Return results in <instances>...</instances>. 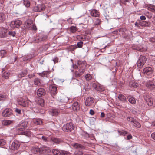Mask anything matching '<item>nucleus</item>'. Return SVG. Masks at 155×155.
Masks as SVG:
<instances>
[{"mask_svg":"<svg viewBox=\"0 0 155 155\" xmlns=\"http://www.w3.org/2000/svg\"><path fill=\"white\" fill-rule=\"evenodd\" d=\"M147 60V58L144 56L140 55L137 62V66L139 68H141L145 64Z\"/></svg>","mask_w":155,"mask_h":155,"instance_id":"1","label":"nucleus"},{"mask_svg":"<svg viewBox=\"0 0 155 155\" xmlns=\"http://www.w3.org/2000/svg\"><path fill=\"white\" fill-rule=\"evenodd\" d=\"M18 103L20 105L26 107H28L31 104V102L27 99H21L18 101Z\"/></svg>","mask_w":155,"mask_h":155,"instance_id":"2","label":"nucleus"},{"mask_svg":"<svg viewBox=\"0 0 155 155\" xmlns=\"http://www.w3.org/2000/svg\"><path fill=\"white\" fill-rule=\"evenodd\" d=\"M62 129L64 131L69 132L73 129L74 126L72 123H67L63 126Z\"/></svg>","mask_w":155,"mask_h":155,"instance_id":"3","label":"nucleus"},{"mask_svg":"<svg viewBox=\"0 0 155 155\" xmlns=\"http://www.w3.org/2000/svg\"><path fill=\"white\" fill-rule=\"evenodd\" d=\"M146 85L149 88L152 89L155 87V81L153 79L149 80L146 82Z\"/></svg>","mask_w":155,"mask_h":155,"instance_id":"4","label":"nucleus"},{"mask_svg":"<svg viewBox=\"0 0 155 155\" xmlns=\"http://www.w3.org/2000/svg\"><path fill=\"white\" fill-rule=\"evenodd\" d=\"M22 24V22L18 20H16L11 22L10 26L12 28L18 27Z\"/></svg>","mask_w":155,"mask_h":155,"instance_id":"5","label":"nucleus"},{"mask_svg":"<svg viewBox=\"0 0 155 155\" xmlns=\"http://www.w3.org/2000/svg\"><path fill=\"white\" fill-rule=\"evenodd\" d=\"M45 8V7L44 5L41 4L35 6L33 10L36 12H40L44 11Z\"/></svg>","mask_w":155,"mask_h":155,"instance_id":"6","label":"nucleus"},{"mask_svg":"<svg viewBox=\"0 0 155 155\" xmlns=\"http://www.w3.org/2000/svg\"><path fill=\"white\" fill-rule=\"evenodd\" d=\"M20 143L17 140H14L12 143L10 148L13 150H15L18 149L19 147Z\"/></svg>","mask_w":155,"mask_h":155,"instance_id":"7","label":"nucleus"},{"mask_svg":"<svg viewBox=\"0 0 155 155\" xmlns=\"http://www.w3.org/2000/svg\"><path fill=\"white\" fill-rule=\"evenodd\" d=\"M12 114V111L11 109L9 108H6L2 112V115L5 117H9Z\"/></svg>","mask_w":155,"mask_h":155,"instance_id":"8","label":"nucleus"},{"mask_svg":"<svg viewBox=\"0 0 155 155\" xmlns=\"http://www.w3.org/2000/svg\"><path fill=\"white\" fill-rule=\"evenodd\" d=\"M50 141L54 144H58L63 142L62 140L54 137H52L50 138Z\"/></svg>","mask_w":155,"mask_h":155,"instance_id":"9","label":"nucleus"},{"mask_svg":"<svg viewBox=\"0 0 155 155\" xmlns=\"http://www.w3.org/2000/svg\"><path fill=\"white\" fill-rule=\"evenodd\" d=\"M94 102V99L92 97H89L86 99L85 101V105L87 106H91Z\"/></svg>","mask_w":155,"mask_h":155,"instance_id":"10","label":"nucleus"},{"mask_svg":"<svg viewBox=\"0 0 155 155\" xmlns=\"http://www.w3.org/2000/svg\"><path fill=\"white\" fill-rule=\"evenodd\" d=\"M57 100L58 101L63 103H65L68 101V98L63 94L58 96Z\"/></svg>","mask_w":155,"mask_h":155,"instance_id":"11","label":"nucleus"},{"mask_svg":"<svg viewBox=\"0 0 155 155\" xmlns=\"http://www.w3.org/2000/svg\"><path fill=\"white\" fill-rule=\"evenodd\" d=\"M8 30L4 28H0V37L4 38L6 37Z\"/></svg>","mask_w":155,"mask_h":155,"instance_id":"12","label":"nucleus"},{"mask_svg":"<svg viewBox=\"0 0 155 155\" xmlns=\"http://www.w3.org/2000/svg\"><path fill=\"white\" fill-rule=\"evenodd\" d=\"M41 153H48L51 151L49 148L45 146L41 147Z\"/></svg>","mask_w":155,"mask_h":155,"instance_id":"13","label":"nucleus"},{"mask_svg":"<svg viewBox=\"0 0 155 155\" xmlns=\"http://www.w3.org/2000/svg\"><path fill=\"white\" fill-rule=\"evenodd\" d=\"M28 125V123L27 122H23L20 124L18 128V130L20 131H22L25 129Z\"/></svg>","mask_w":155,"mask_h":155,"instance_id":"14","label":"nucleus"},{"mask_svg":"<svg viewBox=\"0 0 155 155\" xmlns=\"http://www.w3.org/2000/svg\"><path fill=\"white\" fill-rule=\"evenodd\" d=\"M144 74L147 75H149L152 73V69L150 67H147L143 70Z\"/></svg>","mask_w":155,"mask_h":155,"instance_id":"15","label":"nucleus"},{"mask_svg":"<svg viewBox=\"0 0 155 155\" xmlns=\"http://www.w3.org/2000/svg\"><path fill=\"white\" fill-rule=\"evenodd\" d=\"M144 99L149 106H151L153 104V100L148 95L144 96Z\"/></svg>","mask_w":155,"mask_h":155,"instance_id":"16","label":"nucleus"},{"mask_svg":"<svg viewBox=\"0 0 155 155\" xmlns=\"http://www.w3.org/2000/svg\"><path fill=\"white\" fill-rule=\"evenodd\" d=\"M49 89L51 94L55 95L57 93V87L54 85H50L49 86Z\"/></svg>","mask_w":155,"mask_h":155,"instance_id":"17","label":"nucleus"},{"mask_svg":"<svg viewBox=\"0 0 155 155\" xmlns=\"http://www.w3.org/2000/svg\"><path fill=\"white\" fill-rule=\"evenodd\" d=\"M37 94L39 97L43 96L45 94V91L43 88H40L37 91Z\"/></svg>","mask_w":155,"mask_h":155,"instance_id":"18","label":"nucleus"},{"mask_svg":"<svg viewBox=\"0 0 155 155\" xmlns=\"http://www.w3.org/2000/svg\"><path fill=\"white\" fill-rule=\"evenodd\" d=\"M33 24L31 21L29 20L27 21L24 24V27L28 29H31Z\"/></svg>","mask_w":155,"mask_h":155,"instance_id":"19","label":"nucleus"},{"mask_svg":"<svg viewBox=\"0 0 155 155\" xmlns=\"http://www.w3.org/2000/svg\"><path fill=\"white\" fill-rule=\"evenodd\" d=\"M85 71L84 68L80 69L78 71H76L75 73L76 77H78L81 76Z\"/></svg>","mask_w":155,"mask_h":155,"instance_id":"20","label":"nucleus"},{"mask_svg":"<svg viewBox=\"0 0 155 155\" xmlns=\"http://www.w3.org/2000/svg\"><path fill=\"white\" fill-rule=\"evenodd\" d=\"M91 15L95 17H99L100 15L99 12L97 10L93 9L91 12Z\"/></svg>","mask_w":155,"mask_h":155,"instance_id":"21","label":"nucleus"},{"mask_svg":"<svg viewBox=\"0 0 155 155\" xmlns=\"http://www.w3.org/2000/svg\"><path fill=\"white\" fill-rule=\"evenodd\" d=\"M118 99L123 102H127V100L126 97L122 94H120L118 96Z\"/></svg>","mask_w":155,"mask_h":155,"instance_id":"22","label":"nucleus"},{"mask_svg":"<svg viewBox=\"0 0 155 155\" xmlns=\"http://www.w3.org/2000/svg\"><path fill=\"white\" fill-rule=\"evenodd\" d=\"M47 38V37L45 35L41 36L39 38H37L35 40L36 43H38L40 41H43Z\"/></svg>","mask_w":155,"mask_h":155,"instance_id":"23","label":"nucleus"},{"mask_svg":"<svg viewBox=\"0 0 155 155\" xmlns=\"http://www.w3.org/2000/svg\"><path fill=\"white\" fill-rule=\"evenodd\" d=\"M32 121L36 125H41L43 123L42 121L40 119L35 118L32 120Z\"/></svg>","mask_w":155,"mask_h":155,"instance_id":"24","label":"nucleus"},{"mask_svg":"<svg viewBox=\"0 0 155 155\" xmlns=\"http://www.w3.org/2000/svg\"><path fill=\"white\" fill-rule=\"evenodd\" d=\"M72 109L74 111H77L79 110V105L78 102H76L73 104L72 105Z\"/></svg>","mask_w":155,"mask_h":155,"instance_id":"25","label":"nucleus"},{"mask_svg":"<svg viewBox=\"0 0 155 155\" xmlns=\"http://www.w3.org/2000/svg\"><path fill=\"white\" fill-rule=\"evenodd\" d=\"M13 121L9 120H5L2 121V124L3 125H8L13 123Z\"/></svg>","mask_w":155,"mask_h":155,"instance_id":"26","label":"nucleus"},{"mask_svg":"<svg viewBox=\"0 0 155 155\" xmlns=\"http://www.w3.org/2000/svg\"><path fill=\"white\" fill-rule=\"evenodd\" d=\"M32 151L35 154H41V147L40 148L36 147H34L32 148Z\"/></svg>","mask_w":155,"mask_h":155,"instance_id":"27","label":"nucleus"},{"mask_svg":"<svg viewBox=\"0 0 155 155\" xmlns=\"http://www.w3.org/2000/svg\"><path fill=\"white\" fill-rule=\"evenodd\" d=\"M128 101L129 102L132 104H135L136 103V101L134 98L132 96L130 95L128 96Z\"/></svg>","mask_w":155,"mask_h":155,"instance_id":"28","label":"nucleus"},{"mask_svg":"<svg viewBox=\"0 0 155 155\" xmlns=\"http://www.w3.org/2000/svg\"><path fill=\"white\" fill-rule=\"evenodd\" d=\"M62 150H59L58 149H54L52 150V152L54 155H62Z\"/></svg>","mask_w":155,"mask_h":155,"instance_id":"29","label":"nucleus"},{"mask_svg":"<svg viewBox=\"0 0 155 155\" xmlns=\"http://www.w3.org/2000/svg\"><path fill=\"white\" fill-rule=\"evenodd\" d=\"M147 7L148 10L151 11L153 12L155 11V6L152 5H148Z\"/></svg>","mask_w":155,"mask_h":155,"instance_id":"30","label":"nucleus"},{"mask_svg":"<svg viewBox=\"0 0 155 155\" xmlns=\"http://www.w3.org/2000/svg\"><path fill=\"white\" fill-rule=\"evenodd\" d=\"M73 147L74 148L79 150L84 148V147L83 146L78 143L74 144Z\"/></svg>","mask_w":155,"mask_h":155,"instance_id":"31","label":"nucleus"},{"mask_svg":"<svg viewBox=\"0 0 155 155\" xmlns=\"http://www.w3.org/2000/svg\"><path fill=\"white\" fill-rule=\"evenodd\" d=\"M139 24L140 25L142 26H149L150 25V23L149 22H148L147 21H143L142 22L140 21L139 22Z\"/></svg>","mask_w":155,"mask_h":155,"instance_id":"32","label":"nucleus"},{"mask_svg":"<svg viewBox=\"0 0 155 155\" xmlns=\"http://www.w3.org/2000/svg\"><path fill=\"white\" fill-rule=\"evenodd\" d=\"M9 72L7 71L3 73L2 74V76L3 78L7 79L9 78Z\"/></svg>","mask_w":155,"mask_h":155,"instance_id":"33","label":"nucleus"},{"mask_svg":"<svg viewBox=\"0 0 155 155\" xmlns=\"http://www.w3.org/2000/svg\"><path fill=\"white\" fill-rule=\"evenodd\" d=\"M6 19V16L5 14L3 13H0V22L4 21Z\"/></svg>","mask_w":155,"mask_h":155,"instance_id":"34","label":"nucleus"},{"mask_svg":"<svg viewBox=\"0 0 155 155\" xmlns=\"http://www.w3.org/2000/svg\"><path fill=\"white\" fill-rule=\"evenodd\" d=\"M38 104L41 106H44V101L43 99L41 98H39L37 102Z\"/></svg>","mask_w":155,"mask_h":155,"instance_id":"35","label":"nucleus"},{"mask_svg":"<svg viewBox=\"0 0 155 155\" xmlns=\"http://www.w3.org/2000/svg\"><path fill=\"white\" fill-rule=\"evenodd\" d=\"M50 73L49 71H44L41 73H39V75L41 77H47L48 74Z\"/></svg>","mask_w":155,"mask_h":155,"instance_id":"36","label":"nucleus"},{"mask_svg":"<svg viewBox=\"0 0 155 155\" xmlns=\"http://www.w3.org/2000/svg\"><path fill=\"white\" fill-rule=\"evenodd\" d=\"M23 133L24 135L28 137H30L32 134V133L28 130L25 131Z\"/></svg>","mask_w":155,"mask_h":155,"instance_id":"37","label":"nucleus"},{"mask_svg":"<svg viewBox=\"0 0 155 155\" xmlns=\"http://www.w3.org/2000/svg\"><path fill=\"white\" fill-rule=\"evenodd\" d=\"M133 126L138 128L140 127L141 126L140 124L135 120L133 121Z\"/></svg>","mask_w":155,"mask_h":155,"instance_id":"38","label":"nucleus"},{"mask_svg":"<svg viewBox=\"0 0 155 155\" xmlns=\"http://www.w3.org/2000/svg\"><path fill=\"white\" fill-rule=\"evenodd\" d=\"M130 84L132 87L135 88H136L138 86V84L135 83L134 81H131L130 82Z\"/></svg>","mask_w":155,"mask_h":155,"instance_id":"39","label":"nucleus"},{"mask_svg":"<svg viewBox=\"0 0 155 155\" xmlns=\"http://www.w3.org/2000/svg\"><path fill=\"white\" fill-rule=\"evenodd\" d=\"M7 54V51L5 50H1L0 51V56L2 58L5 56Z\"/></svg>","mask_w":155,"mask_h":155,"instance_id":"40","label":"nucleus"},{"mask_svg":"<svg viewBox=\"0 0 155 155\" xmlns=\"http://www.w3.org/2000/svg\"><path fill=\"white\" fill-rule=\"evenodd\" d=\"M77 38L79 40L84 41L86 39V37L84 35H80L77 36Z\"/></svg>","mask_w":155,"mask_h":155,"instance_id":"41","label":"nucleus"},{"mask_svg":"<svg viewBox=\"0 0 155 155\" xmlns=\"http://www.w3.org/2000/svg\"><path fill=\"white\" fill-rule=\"evenodd\" d=\"M23 3L27 7H29L30 6V2L28 0H23Z\"/></svg>","mask_w":155,"mask_h":155,"instance_id":"42","label":"nucleus"},{"mask_svg":"<svg viewBox=\"0 0 155 155\" xmlns=\"http://www.w3.org/2000/svg\"><path fill=\"white\" fill-rule=\"evenodd\" d=\"M27 72L26 71H24L23 72H22L21 73L19 74L18 75V77L19 78H21L25 76L27 74Z\"/></svg>","mask_w":155,"mask_h":155,"instance_id":"43","label":"nucleus"},{"mask_svg":"<svg viewBox=\"0 0 155 155\" xmlns=\"http://www.w3.org/2000/svg\"><path fill=\"white\" fill-rule=\"evenodd\" d=\"M92 86L96 90L99 91H102L104 90V89H100L98 88L97 86V84L95 83H93L92 84Z\"/></svg>","mask_w":155,"mask_h":155,"instance_id":"44","label":"nucleus"},{"mask_svg":"<svg viewBox=\"0 0 155 155\" xmlns=\"http://www.w3.org/2000/svg\"><path fill=\"white\" fill-rule=\"evenodd\" d=\"M34 83L35 85L38 86L41 83L39 79L35 78L34 80Z\"/></svg>","mask_w":155,"mask_h":155,"instance_id":"45","label":"nucleus"},{"mask_svg":"<svg viewBox=\"0 0 155 155\" xmlns=\"http://www.w3.org/2000/svg\"><path fill=\"white\" fill-rule=\"evenodd\" d=\"M60 111L58 110L57 109H53L52 110V115H57Z\"/></svg>","mask_w":155,"mask_h":155,"instance_id":"46","label":"nucleus"},{"mask_svg":"<svg viewBox=\"0 0 155 155\" xmlns=\"http://www.w3.org/2000/svg\"><path fill=\"white\" fill-rule=\"evenodd\" d=\"M85 78L87 81L91 80L92 78L91 75L89 74H87L85 76Z\"/></svg>","mask_w":155,"mask_h":155,"instance_id":"47","label":"nucleus"},{"mask_svg":"<svg viewBox=\"0 0 155 155\" xmlns=\"http://www.w3.org/2000/svg\"><path fill=\"white\" fill-rule=\"evenodd\" d=\"M77 31V28L75 27H71L70 28V31L72 33H74Z\"/></svg>","mask_w":155,"mask_h":155,"instance_id":"48","label":"nucleus"},{"mask_svg":"<svg viewBox=\"0 0 155 155\" xmlns=\"http://www.w3.org/2000/svg\"><path fill=\"white\" fill-rule=\"evenodd\" d=\"M118 132L119 134L120 135H124L126 134L127 133V132L124 130H122L121 131H118Z\"/></svg>","mask_w":155,"mask_h":155,"instance_id":"49","label":"nucleus"},{"mask_svg":"<svg viewBox=\"0 0 155 155\" xmlns=\"http://www.w3.org/2000/svg\"><path fill=\"white\" fill-rule=\"evenodd\" d=\"M61 154L62 155H70L71 153L67 151H62Z\"/></svg>","mask_w":155,"mask_h":155,"instance_id":"50","label":"nucleus"},{"mask_svg":"<svg viewBox=\"0 0 155 155\" xmlns=\"http://www.w3.org/2000/svg\"><path fill=\"white\" fill-rule=\"evenodd\" d=\"M39 138H42V139L45 142L48 141L47 138V137L44 136H42L41 135V137Z\"/></svg>","mask_w":155,"mask_h":155,"instance_id":"51","label":"nucleus"},{"mask_svg":"<svg viewBox=\"0 0 155 155\" xmlns=\"http://www.w3.org/2000/svg\"><path fill=\"white\" fill-rule=\"evenodd\" d=\"M75 155H83V153L81 151H76L74 153Z\"/></svg>","mask_w":155,"mask_h":155,"instance_id":"52","label":"nucleus"},{"mask_svg":"<svg viewBox=\"0 0 155 155\" xmlns=\"http://www.w3.org/2000/svg\"><path fill=\"white\" fill-rule=\"evenodd\" d=\"M139 50L140 51H145L147 50V48L145 47H143L141 48H140L139 49Z\"/></svg>","mask_w":155,"mask_h":155,"instance_id":"53","label":"nucleus"},{"mask_svg":"<svg viewBox=\"0 0 155 155\" xmlns=\"http://www.w3.org/2000/svg\"><path fill=\"white\" fill-rule=\"evenodd\" d=\"M83 44V42L80 41L77 43V45L79 48H81L82 47Z\"/></svg>","mask_w":155,"mask_h":155,"instance_id":"54","label":"nucleus"},{"mask_svg":"<svg viewBox=\"0 0 155 155\" xmlns=\"http://www.w3.org/2000/svg\"><path fill=\"white\" fill-rule=\"evenodd\" d=\"M127 119L128 121H130V122H132V123H133V121L134 120L133 118L131 117H127Z\"/></svg>","mask_w":155,"mask_h":155,"instance_id":"55","label":"nucleus"},{"mask_svg":"<svg viewBox=\"0 0 155 155\" xmlns=\"http://www.w3.org/2000/svg\"><path fill=\"white\" fill-rule=\"evenodd\" d=\"M6 97L5 95H0V101H2L4 100Z\"/></svg>","mask_w":155,"mask_h":155,"instance_id":"56","label":"nucleus"},{"mask_svg":"<svg viewBox=\"0 0 155 155\" xmlns=\"http://www.w3.org/2000/svg\"><path fill=\"white\" fill-rule=\"evenodd\" d=\"M8 33L11 36H12L13 37H14V36H15V33L14 31H9V32Z\"/></svg>","mask_w":155,"mask_h":155,"instance_id":"57","label":"nucleus"},{"mask_svg":"<svg viewBox=\"0 0 155 155\" xmlns=\"http://www.w3.org/2000/svg\"><path fill=\"white\" fill-rule=\"evenodd\" d=\"M118 31H119V32H121L122 33L123 32H124L125 31H126V29L124 28H120V29H118Z\"/></svg>","mask_w":155,"mask_h":155,"instance_id":"58","label":"nucleus"},{"mask_svg":"<svg viewBox=\"0 0 155 155\" xmlns=\"http://www.w3.org/2000/svg\"><path fill=\"white\" fill-rule=\"evenodd\" d=\"M15 111L17 113L19 114H21V110L20 109H19L18 108H16L15 110Z\"/></svg>","mask_w":155,"mask_h":155,"instance_id":"59","label":"nucleus"},{"mask_svg":"<svg viewBox=\"0 0 155 155\" xmlns=\"http://www.w3.org/2000/svg\"><path fill=\"white\" fill-rule=\"evenodd\" d=\"M151 137L152 139L155 140V132L152 133L151 134Z\"/></svg>","mask_w":155,"mask_h":155,"instance_id":"60","label":"nucleus"},{"mask_svg":"<svg viewBox=\"0 0 155 155\" xmlns=\"http://www.w3.org/2000/svg\"><path fill=\"white\" fill-rule=\"evenodd\" d=\"M90 114L91 115H93L94 114V111L92 110V109H91L90 110Z\"/></svg>","mask_w":155,"mask_h":155,"instance_id":"61","label":"nucleus"},{"mask_svg":"<svg viewBox=\"0 0 155 155\" xmlns=\"http://www.w3.org/2000/svg\"><path fill=\"white\" fill-rule=\"evenodd\" d=\"M140 19L141 20H146V17L144 16H141L140 17Z\"/></svg>","mask_w":155,"mask_h":155,"instance_id":"62","label":"nucleus"},{"mask_svg":"<svg viewBox=\"0 0 155 155\" xmlns=\"http://www.w3.org/2000/svg\"><path fill=\"white\" fill-rule=\"evenodd\" d=\"M105 116V114L104 112H101V118H103Z\"/></svg>","mask_w":155,"mask_h":155,"instance_id":"63","label":"nucleus"},{"mask_svg":"<svg viewBox=\"0 0 155 155\" xmlns=\"http://www.w3.org/2000/svg\"><path fill=\"white\" fill-rule=\"evenodd\" d=\"M132 136L131 135H129L127 136V139L129 140L132 138Z\"/></svg>","mask_w":155,"mask_h":155,"instance_id":"64","label":"nucleus"}]
</instances>
